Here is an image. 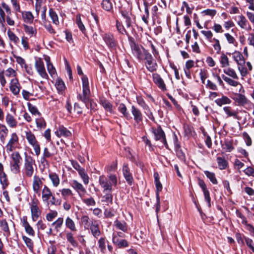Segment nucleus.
Returning a JSON list of instances; mask_svg holds the SVG:
<instances>
[{
    "instance_id": "1",
    "label": "nucleus",
    "mask_w": 254,
    "mask_h": 254,
    "mask_svg": "<svg viewBox=\"0 0 254 254\" xmlns=\"http://www.w3.org/2000/svg\"><path fill=\"white\" fill-rule=\"evenodd\" d=\"M81 79L82 82V94H79L77 96V98L83 102L87 108H89V104H90L91 111H95L94 106H96V104L92 103L90 99V91L88 77L86 75H83Z\"/></svg>"
},
{
    "instance_id": "2",
    "label": "nucleus",
    "mask_w": 254,
    "mask_h": 254,
    "mask_svg": "<svg viewBox=\"0 0 254 254\" xmlns=\"http://www.w3.org/2000/svg\"><path fill=\"white\" fill-rule=\"evenodd\" d=\"M117 177L116 175L111 174L108 177L104 175L99 177V183L101 187L103 189V192L112 190V187L117 185Z\"/></svg>"
},
{
    "instance_id": "3",
    "label": "nucleus",
    "mask_w": 254,
    "mask_h": 254,
    "mask_svg": "<svg viewBox=\"0 0 254 254\" xmlns=\"http://www.w3.org/2000/svg\"><path fill=\"white\" fill-rule=\"evenodd\" d=\"M36 168V165L34 159L27 152L24 153V164L23 167V174L26 177L31 178L34 172V168Z\"/></svg>"
},
{
    "instance_id": "4",
    "label": "nucleus",
    "mask_w": 254,
    "mask_h": 254,
    "mask_svg": "<svg viewBox=\"0 0 254 254\" xmlns=\"http://www.w3.org/2000/svg\"><path fill=\"white\" fill-rule=\"evenodd\" d=\"M223 72L228 77L223 74L222 75V79L227 83V84L231 86L237 87L240 85L242 87V84L238 81L239 78L235 70L232 68H227L223 69Z\"/></svg>"
},
{
    "instance_id": "5",
    "label": "nucleus",
    "mask_w": 254,
    "mask_h": 254,
    "mask_svg": "<svg viewBox=\"0 0 254 254\" xmlns=\"http://www.w3.org/2000/svg\"><path fill=\"white\" fill-rule=\"evenodd\" d=\"M129 45L133 55L139 61H142L145 57V54L149 52L142 46L139 45L134 40L133 38H129Z\"/></svg>"
},
{
    "instance_id": "6",
    "label": "nucleus",
    "mask_w": 254,
    "mask_h": 254,
    "mask_svg": "<svg viewBox=\"0 0 254 254\" xmlns=\"http://www.w3.org/2000/svg\"><path fill=\"white\" fill-rule=\"evenodd\" d=\"M12 159L10 162L11 171L15 174L20 172V165L22 161V157L18 151L13 152L11 155Z\"/></svg>"
},
{
    "instance_id": "7",
    "label": "nucleus",
    "mask_w": 254,
    "mask_h": 254,
    "mask_svg": "<svg viewBox=\"0 0 254 254\" xmlns=\"http://www.w3.org/2000/svg\"><path fill=\"white\" fill-rule=\"evenodd\" d=\"M39 201L37 199H31L29 205L30 208L31 218L33 221H36L41 214V210L39 207Z\"/></svg>"
},
{
    "instance_id": "8",
    "label": "nucleus",
    "mask_w": 254,
    "mask_h": 254,
    "mask_svg": "<svg viewBox=\"0 0 254 254\" xmlns=\"http://www.w3.org/2000/svg\"><path fill=\"white\" fill-rule=\"evenodd\" d=\"M145 54V57L144 59L145 62V65L146 68L150 72H153L157 70L158 66L157 64L151 54L149 53H146Z\"/></svg>"
},
{
    "instance_id": "9",
    "label": "nucleus",
    "mask_w": 254,
    "mask_h": 254,
    "mask_svg": "<svg viewBox=\"0 0 254 254\" xmlns=\"http://www.w3.org/2000/svg\"><path fill=\"white\" fill-rule=\"evenodd\" d=\"M102 38L107 46L110 49H115L117 45V41L113 34L106 33L102 35Z\"/></svg>"
},
{
    "instance_id": "10",
    "label": "nucleus",
    "mask_w": 254,
    "mask_h": 254,
    "mask_svg": "<svg viewBox=\"0 0 254 254\" xmlns=\"http://www.w3.org/2000/svg\"><path fill=\"white\" fill-rule=\"evenodd\" d=\"M35 67L36 71L42 78L48 79L49 76L46 71L44 62L41 59L35 61Z\"/></svg>"
},
{
    "instance_id": "11",
    "label": "nucleus",
    "mask_w": 254,
    "mask_h": 254,
    "mask_svg": "<svg viewBox=\"0 0 254 254\" xmlns=\"http://www.w3.org/2000/svg\"><path fill=\"white\" fill-rule=\"evenodd\" d=\"M153 132L155 136V139L156 140H160L164 145L166 148L169 149L165 133L161 127H159L157 128L153 129Z\"/></svg>"
},
{
    "instance_id": "12",
    "label": "nucleus",
    "mask_w": 254,
    "mask_h": 254,
    "mask_svg": "<svg viewBox=\"0 0 254 254\" xmlns=\"http://www.w3.org/2000/svg\"><path fill=\"white\" fill-rule=\"evenodd\" d=\"M121 13L122 17L125 19L127 27L130 28L131 27L132 23L135 21V16L131 12L126 10H121Z\"/></svg>"
},
{
    "instance_id": "13",
    "label": "nucleus",
    "mask_w": 254,
    "mask_h": 254,
    "mask_svg": "<svg viewBox=\"0 0 254 254\" xmlns=\"http://www.w3.org/2000/svg\"><path fill=\"white\" fill-rule=\"evenodd\" d=\"M19 138L17 134L15 132L12 133L10 135V138L8 141L6 148L7 152L12 151L18 143Z\"/></svg>"
},
{
    "instance_id": "14",
    "label": "nucleus",
    "mask_w": 254,
    "mask_h": 254,
    "mask_svg": "<svg viewBox=\"0 0 254 254\" xmlns=\"http://www.w3.org/2000/svg\"><path fill=\"white\" fill-rule=\"evenodd\" d=\"M198 184L199 186L201 188L204 196L205 200L208 204L209 207H211V198L210 196L209 191L207 189L205 182L201 179H198Z\"/></svg>"
},
{
    "instance_id": "15",
    "label": "nucleus",
    "mask_w": 254,
    "mask_h": 254,
    "mask_svg": "<svg viewBox=\"0 0 254 254\" xmlns=\"http://www.w3.org/2000/svg\"><path fill=\"white\" fill-rule=\"evenodd\" d=\"M237 23L241 28L245 29L247 31H250L252 30V27L248 20L245 16L242 14L238 16Z\"/></svg>"
},
{
    "instance_id": "16",
    "label": "nucleus",
    "mask_w": 254,
    "mask_h": 254,
    "mask_svg": "<svg viewBox=\"0 0 254 254\" xmlns=\"http://www.w3.org/2000/svg\"><path fill=\"white\" fill-rule=\"evenodd\" d=\"M152 77L153 82L159 88H160L163 91L167 90V88L164 80L161 77L159 74L158 73H153L152 74Z\"/></svg>"
},
{
    "instance_id": "17",
    "label": "nucleus",
    "mask_w": 254,
    "mask_h": 254,
    "mask_svg": "<svg viewBox=\"0 0 254 254\" xmlns=\"http://www.w3.org/2000/svg\"><path fill=\"white\" fill-rule=\"evenodd\" d=\"M52 192L50 189L45 185L42 190V199L44 203H46L48 205L49 204V200L52 196Z\"/></svg>"
},
{
    "instance_id": "18",
    "label": "nucleus",
    "mask_w": 254,
    "mask_h": 254,
    "mask_svg": "<svg viewBox=\"0 0 254 254\" xmlns=\"http://www.w3.org/2000/svg\"><path fill=\"white\" fill-rule=\"evenodd\" d=\"M123 173L124 176L128 184L131 185L133 182V179L131 174L130 173V170L128 167V165L126 163H124L123 165Z\"/></svg>"
},
{
    "instance_id": "19",
    "label": "nucleus",
    "mask_w": 254,
    "mask_h": 254,
    "mask_svg": "<svg viewBox=\"0 0 254 254\" xmlns=\"http://www.w3.org/2000/svg\"><path fill=\"white\" fill-rule=\"evenodd\" d=\"M42 184V179L38 176L35 175L33 177L32 188L35 193L40 194V190Z\"/></svg>"
},
{
    "instance_id": "20",
    "label": "nucleus",
    "mask_w": 254,
    "mask_h": 254,
    "mask_svg": "<svg viewBox=\"0 0 254 254\" xmlns=\"http://www.w3.org/2000/svg\"><path fill=\"white\" fill-rule=\"evenodd\" d=\"M70 184L80 197H82V193H84L86 192V190L84 187L77 181L75 180H72Z\"/></svg>"
},
{
    "instance_id": "21",
    "label": "nucleus",
    "mask_w": 254,
    "mask_h": 254,
    "mask_svg": "<svg viewBox=\"0 0 254 254\" xmlns=\"http://www.w3.org/2000/svg\"><path fill=\"white\" fill-rule=\"evenodd\" d=\"M89 228L92 235L94 238L97 239L101 235L99 225L97 220H93L91 222Z\"/></svg>"
},
{
    "instance_id": "22",
    "label": "nucleus",
    "mask_w": 254,
    "mask_h": 254,
    "mask_svg": "<svg viewBox=\"0 0 254 254\" xmlns=\"http://www.w3.org/2000/svg\"><path fill=\"white\" fill-rule=\"evenodd\" d=\"M232 55L233 59L238 65L244 66L246 61L243 55L240 52L236 51Z\"/></svg>"
},
{
    "instance_id": "23",
    "label": "nucleus",
    "mask_w": 254,
    "mask_h": 254,
    "mask_svg": "<svg viewBox=\"0 0 254 254\" xmlns=\"http://www.w3.org/2000/svg\"><path fill=\"white\" fill-rule=\"evenodd\" d=\"M22 226L24 227L26 232L30 236H33L35 235V232L32 227L30 225L27 221V217L26 216H23L21 219Z\"/></svg>"
},
{
    "instance_id": "24",
    "label": "nucleus",
    "mask_w": 254,
    "mask_h": 254,
    "mask_svg": "<svg viewBox=\"0 0 254 254\" xmlns=\"http://www.w3.org/2000/svg\"><path fill=\"white\" fill-rule=\"evenodd\" d=\"M113 243L118 248H124L128 246V243L127 240L121 239L118 236H113Z\"/></svg>"
},
{
    "instance_id": "25",
    "label": "nucleus",
    "mask_w": 254,
    "mask_h": 254,
    "mask_svg": "<svg viewBox=\"0 0 254 254\" xmlns=\"http://www.w3.org/2000/svg\"><path fill=\"white\" fill-rule=\"evenodd\" d=\"M131 112L133 116V119L136 123H139L142 121L143 116L140 110L134 106H132Z\"/></svg>"
},
{
    "instance_id": "26",
    "label": "nucleus",
    "mask_w": 254,
    "mask_h": 254,
    "mask_svg": "<svg viewBox=\"0 0 254 254\" xmlns=\"http://www.w3.org/2000/svg\"><path fill=\"white\" fill-rule=\"evenodd\" d=\"M9 88L14 95H17L19 93L21 87L17 79L14 78L11 80Z\"/></svg>"
},
{
    "instance_id": "27",
    "label": "nucleus",
    "mask_w": 254,
    "mask_h": 254,
    "mask_svg": "<svg viewBox=\"0 0 254 254\" xmlns=\"http://www.w3.org/2000/svg\"><path fill=\"white\" fill-rule=\"evenodd\" d=\"M5 122L10 128H15L18 125V122L15 117L10 113H7L5 116Z\"/></svg>"
},
{
    "instance_id": "28",
    "label": "nucleus",
    "mask_w": 254,
    "mask_h": 254,
    "mask_svg": "<svg viewBox=\"0 0 254 254\" xmlns=\"http://www.w3.org/2000/svg\"><path fill=\"white\" fill-rule=\"evenodd\" d=\"M22 19L24 23L32 24L33 22L34 17L31 11H21Z\"/></svg>"
},
{
    "instance_id": "29",
    "label": "nucleus",
    "mask_w": 254,
    "mask_h": 254,
    "mask_svg": "<svg viewBox=\"0 0 254 254\" xmlns=\"http://www.w3.org/2000/svg\"><path fill=\"white\" fill-rule=\"evenodd\" d=\"M54 155V154L50 151L47 147H44L42 156L40 159L41 163L44 165L48 164V159L52 157Z\"/></svg>"
},
{
    "instance_id": "30",
    "label": "nucleus",
    "mask_w": 254,
    "mask_h": 254,
    "mask_svg": "<svg viewBox=\"0 0 254 254\" xmlns=\"http://www.w3.org/2000/svg\"><path fill=\"white\" fill-rule=\"evenodd\" d=\"M65 226L70 231L75 232L77 231L75 223L69 216H67L65 219Z\"/></svg>"
},
{
    "instance_id": "31",
    "label": "nucleus",
    "mask_w": 254,
    "mask_h": 254,
    "mask_svg": "<svg viewBox=\"0 0 254 254\" xmlns=\"http://www.w3.org/2000/svg\"><path fill=\"white\" fill-rule=\"evenodd\" d=\"M56 135L59 136L69 137L71 135V132L64 126H60L56 131Z\"/></svg>"
},
{
    "instance_id": "32",
    "label": "nucleus",
    "mask_w": 254,
    "mask_h": 254,
    "mask_svg": "<svg viewBox=\"0 0 254 254\" xmlns=\"http://www.w3.org/2000/svg\"><path fill=\"white\" fill-rule=\"evenodd\" d=\"M8 133V129L6 126L2 124H0V140L4 143Z\"/></svg>"
},
{
    "instance_id": "33",
    "label": "nucleus",
    "mask_w": 254,
    "mask_h": 254,
    "mask_svg": "<svg viewBox=\"0 0 254 254\" xmlns=\"http://www.w3.org/2000/svg\"><path fill=\"white\" fill-rule=\"evenodd\" d=\"M49 178L52 182V185L54 187H58L60 183V179L58 174L55 172H50Z\"/></svg>"
},
{
    "instance_id": "34",
    "label": "nucleus",
    "mask_w": 254,
    "mask_h": 254,
    "mask_svg": "<svg viewBox=\"0 0 254 254\" xmlns=\"http://www.w3.org/2000/svg\"><path fill=\"white\" fill-rule=\"evenodd\" d=\"M7 34L9 41L13 43L15 46H18L20 42V39L16 34L10 29L7 30Z\"/></svg>"
},
{
    "instance_id": "35",
    "label": "nucleus",
    "mask_w": 254,
    "mask_h": 254,
    "mask_svg": "<svg viewBox=\"0 0 254 254\" xmlns=\"http://www.w3.org/2000/svg\"><path fill=\"white\" fill-rule=\"evenodd\" d=\"M0 228L3 231L4 236L7 237L10 235L9 228L5 219L0 220Z\"/></svg>"
},
{
    "instance_id": "36",
    "label": "nucleus",
    "mask_w": 254,
    "mask_h": 254,
    "mask_svg": "<svg viewBox=\"0 0 254 254\" xmlns=\"http://www.w3.org/2000/svg\"><path fill=\"white\" fill-rule=\"evenodd\" d=\"M100 103L106 111L110 113L113 112V105L109 101L105 99H101L100 100Z\"/></svg>"
},
{
    "instance_id": "37",
    "label": "nucleus",
    "mask_w": 254,
    "mask_h": 254,
    "mask_svg": "<svg viewBox=\"0 0 254 254\" xmlns=\"http://www.w3.org/2000/svg\"><path fill=\"white\" fill-rule=\"evenodd\" d=\"M231 100L226 96L223 95L221 98L217 99L215 100V103L219 106L221 107L223 105L230 104L231 103Z\"/></svg>"
},
{
    "instance_id": "38",
    "label": "nucleus",
    "mask_w": 254,
    "mask_h": 254,
    "mask_svg": "<svg viewBox=\"0 0 254 254\" xmlns=\"http://www.w3.org/2000/svg\"><path fill=\"white\" fill-rule=\"evenodd\" d=\"M63 223L64 218L63 217H59L55 221L52 223L51 226L54 227V230L57 232H58L62 227Z\"/></svg>"
},
{
    "instance_id": "39",
    "label": "nucleus",
    "mask_w": 254,
    "mask_h": 254,
    "mask_svg": "<svg viewBox=\"0 0 254 254\" xmlns=\"http://www.w3.org/2000/svg\"><path fill=\"white\" fill-rule=\"evenodd\" d=\"M217 162L220 170H224L228 167V162L224 157H217Z\"/></svg>"
},
{
    "instance_id": "40",
    "label": "nucleus",
    "mask_w": 254,
    "mask_h": 254,
    "mask_svg": "<svg viewBox=\"0 0 254 254\" xmlns=\"http://www.w3.org/2000/svg\"><path fill=\"white\" fill-rule=\"evenodd\" d=\"M114 225L117 229L121 230L124 232H126L127 231V224L124 221L121 222L118 220H116L114 222Z\"/></svg>"
},
{
    "instance_id": "41",
    "label": "nucleus",
    "mask_w": 254,
    "mask_h": 254,
    "mask_svg": "<svg viewBox=\"0 0 254 254\" xmlns=\"http://www.w3.org/2000/svg\"><path fill=\"white\" fill-rule=\"evenodd\" d=\"M102 202L109 205L113 204V195L111 192H107L102 197Z\"/></svg>"
},
{
    "instance_id": "42",
    "label": "nucleus",
    "mask_w": 254,
    "mask_h": 254,
    "mask_svg": "<svg viewBox=\"0 0 254 254\" xmlns=\"http://www.w3.org/2000/svg\"><path fill=\"white\" fill-rule=\"evenodd\" d=\"M219 62L221 64L222 67H228L230 65L229 58L226 55L223 53L221 55Z\"/></svg>"
},
{
    "instance_id": "43",
    "label": "nucleus",
    "mask_w": 254,
    "mask_h": 254,
    "mask_svg": "<svg viewBox=\"0 0 254 254\" xmlns=\"http://www.w3.org/2000/svg\"><path fill=\"white\" fill-rule=\"evenodd\" d=\"M23 27L24 31L26 34L30 35V37L36 36L37 34V30L36 28L27 25H24Z\"/></svg>"
},
{
    "instance_id": "44",
    "label": "nucleus",
    "mask_w": 254,
    "mask_h": 254,
    "mask_svg": "<svg viewBox=\"0 0 254 254\" xmlns=\"http://www.w3.org/2000/svg\"><path fill=\"white\" fill-rule=\"evenodd\" d=\"M25 138L29 144L37 140L35 134L30 130L25 131Z\"/></svg>"
},
{
    "instance_id": "45",
    "label": "nucleus",
    "mask_w": 254,
    "mask_h": 254,
    "mask_svg": "<svg viewBox=\"0 0 254 254\" xmlns=\"http://www.w3.org/2000/svg\"><path fill=\"white\" fill-rule=\"evenodd\" d=\"M118 110L120 111L126 119H128L130 118L129 113L127 112V109L126 105L123 103H121L118 105Z\"/></svg>"
},
{
    "instance_id": "46",
    "label": "nucleus",
    "mask_w": 254,
    "mask_h": 254,
    "mask_svg": "<svg viewBox=\"0 0 254 254\" xmlns=\"http://www.w3.org/2000/svg\"><path fill=\"white\" fill-rule=\"evenodd\" d=\"M49 15L53 23L56 25H58L60 23L58 16L52 8L49 9Z\"/></svg>"
},
{
    "instance_id": "47",
    "label": "nucleus",
    "mask_w": 254,
    "mask_h": 254,
    "mask_svg": "<svg viewBox=\"0 0 254 254\" xmlns=\"http://www.w3.org/2000/svg\"><path fill=\"white\" fill-rule=\"evenodd\" d=\"M101 5L102 8L107 11H110L113 9L111 0H103Z\"/></svg>"
},
{
    "instance_id": "48",
    "label": "nucleus",
    "mask_w": 254,
    "mask_h": 254,
    "mask_svg": "<svg viewBox=\"0 0 254 254\" xmlns=\"http://www.w3.org/2000/svg\"><path fill=\"white\" fill-rule=\"evenodd\" d=\"M76 24H77L79 30L83 33L85 34L86 28L82 23L80 15L79 14H77L76 16Z\"/></svg>"
},
{
    "instance_id": "49",
    "label": "nucleus",
    "mask_w": 254,
    "mask_h": 254,
    "mask_svg": "<svg viewBox=\"0 0 254 254\" xmlns=\"http://www.w3.org/2000/svg\"><path fill=\"white\" fill-rule=\"evenodd\" d=\"M39 117V118L36 119L35 120L37 127L40 129H44L46 127V123L43 117Z\"/></svg>"
},
{
    "instance_id": "50",
    "label": "nucleus",
    "mask_w": 254,
    "mask_h": 254,
    "mask_svg": "<svg viewBox=\"0 0 254 254\" xmlns=\"http://www.w3.org/2000/svg\"><path fill=\"white\" fill-rule=\"evenodd\" d=\"M93 220H90L88 216L86 215H82L81 217V223L84 225L85 228H88L91 225V222Z\"/></svg>"
},
{
    "instance_id": "51",
    "label": "nucleus",
    "mask_w": 254,
    "mask_h": 254,
    "mask_svg": "<svg viewBox=\"0 0 254 254\" xmlns=\"http://www.w3.org/2000/svg\"><path fill=\"white\" fill-rule=\"evenodd\" d=\"M27 107H28L29 112L33 115H35V116L38 115L39 116H41V114L38 111L37 108L35 106L33 105V104H32L31 103L29 102L27 103Z\"/></svg>"
},
{
    "instance_id": "52",
    "label": "nucleus",
    "mask_w": 254,
    "mask_h": 254,
    "mask_svg": "<svg viewBox=\"0 0 254 254\" xmlns=\"http://www.w3.org/2000/svg\"><path fill=\"white\" fill-rule=\"evenodd\" d=\"M46 61L47 62V70L49 73V74L52 76H54V75L57 74L56 70L54 66H53V64L50 63V59L48 58V60L46 59Z\"/></svg>"
},
{
    "instance_id": "53",
    "label": "nucleus",
    "mask_w": 254,
    "mask_h": 254,
    "mask_svg": "<svg viewBox=\"0 0 254 254\" xmlns=\"http://www.w3.org/2000/svg\"><path fill=\"white\" fill-rule=\"evenodd\" d=\"M204 172L206 176L209 179L213 184L216 185L218 184V181L215 177V174L214 173L208 171H205Z\"/></svg>"
},
{
    "instance_id": "54",
    "label": "nucleus",
    "mask_w": 254,
    "mask_h": 254,
    "mask_svg": "<svg viewBox=\"0 0 254 254\" xmlns=\"http://www.w3.org/2000/svg\"><path fill=\"white\" fill-rule=\"evenodd\" d=\"M59 191L61 192L62 197L64 200H66L69 196L73 195L72 190L69 189L64 188L60 190Z\"/></svg>"
},
{
    "instance_id": "55",
    "label": "nucleus",
    "mask_w": 254,
    "mask_h": 254,
    "mask_svg": "<svg viewBox=\"0 0 254 254\" xmlns=\"http://www.w3.org/2000/svg\"><path fill=\"white\" fill-rule=\"evenodd\" d=\"M22 239L29 251L32 252L33 251L34 245L32 240L25 236H22Z\"/></svg>"
},
{
    "instance_id": "56",
    "label": "nucleus",
    "mask_w": 254,
    "mask_h": 254,
    "mask_svg": "<svg viewBox=\"0 0 254 254\" xmlns=\"http://www.w3.org/2000/svg\"><path fill=\"white\" fill-rule=\"evenodd\" d=\"M43 26L45 28V29L52 34H55L56 32L53 28L52 25L51 24L50 21L45 19L43 21Z\"/></svg>"
},
{
    "instance_id": "57",
    "label": "nucleus",
    "mask_w": 254,
    "mask_h": 254,
    "mask_svg": "<svg viewBox=\"0 0 254 254\" xmlns=\"http://www.w3.org/2000/svg\"><path fill=\"white\" fill-rule=\"evenodd\" d=\"M72 232L70 231L66 233V239L67 242H68L72 246H76L77 245V243L73 238V234Z\"/></svg>"
},
{
    "instance_id": "58",
    "label": "nucleus",
    "mask_w": 254,
    "mask_h": 254,
    "mask_svg": "<svg viewBox=\"0 0 254 254\" xmlns=\"http://www.w3.org/2000/svg\"><path fill=\"white\" fill-rule=\"evenodd\" d=\"M224 36L225 37L228 43L229 44H231L234 46H237V42L236 39L230 34H229V33H225Z\"/></svg>"
},
{
    "instance_id": "59",
    "label": "nucleus",
    "mask_w": 254,
    "mask_h": 254,
    "mask_svg": "<svg viewBox=\"0 0 254 254\" xmlns=\"http://www.w3.org/2000/svg\"><path fill=\"white\" fill-rule=\"evenodd\" d=\"M29 144L33 148L35 155L38 156L41 152L39 142L38 141V140H36Z\"/></svg>"
},
{
    "instance_id": "60",
    "label": "nucleus",
    "mask_w": 254,
    "mask_h": 254,
    "mask_svg": "<svg viewBox=\"0 0 254 254\" xmlns=\"http://www.w3.org/2000/svg\"><path fill=\"white\" fill-rule=\"evenodd\" d=\"M29 144L33 148L35 155L38 156L41 152L39 142L38 141V140H36Z\"/></svg>"
},
{
    "instance_id": "61",
    "label": "nucleus",
    "mask_w": 254,
    "mask_h": 254,
    "mask_svg": "<svg viewBox=\"0 0 254 254\" xmlns=\"http://www.w3.org/2000/svg\"><path fill=\"white\" fill-rule=\"evenodd\" d=\"M223 110L228 117H233L236 118L237 116V112L233 110L230 107H225Z\"/></svg>"
},
{
    "instance_id": "62",
    "label": "nucleus",
    "mask_w": 254,
    "mask_h": 254,
    "mask_svg": "<svg viewBox=\"0 0 254 254\" xmlns=\"http://www.w3.org/2000/svg\"><path fill=\"white\" fill-rule=\"evenodd\" d=\"M79 176L82 179L83 182L85 185H87L89 183V177L87 174L85 172V169L78 173Z\"/></svg>"
},
{
    "instance_id": "63",
    "label": "nucleus",
    "mask_w": 254,
    "mask_h": 254,
    "mask_svg": "<svg viewBox=\"0 0 254 254\" xmlns=\"http://www.w3.org/2000/svg\"><path fill=\"white\" fill-rule=\"evenodd\" d=\"M58 213L56 210H52L49 213L47 214L46 216V219L48 221H52L54 218L58 216Z\"/></svg>"
},
{
    "instance_id": "64",
    "label": "nucleus",
    "mask_w": 254,
    "mask_h": 254,
    "mask_svg": "<svg viewBox=\"0 0 254 254\" xmlns=\"http://www.w3.org/2000/svg\"><path fill=\"white\" fill-rule=\"evenodd\" d=\"M243 172L247 176L254 177V166H248Z\"/></svg>"
}]
</instances>
